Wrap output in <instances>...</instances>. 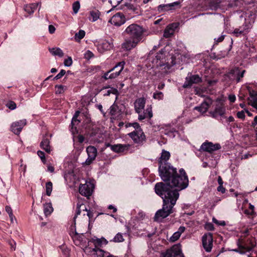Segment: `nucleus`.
<instances>
[{
    "mask_svg": "<svg viewBox=\"0 0 257 257\" xmlns=\"http://www.w3.org/2000/svg\"><path fill=\"white\" fill-rule=\"evenodd\" d=\"M94 55L92 52H91L89 50H87L85 53H84V58L86 59H90V58H92L93 57Z\"/></svg>",
    "mask_w": 257,
    "mask_h": 257,
    "instance_id": "nucleus-49",
    "label": "nucleus"
},
{
    "mask_svg": "<svg viewBox=\"0 0 257 257\" xmlns=\"http://www.w3.org/2000/svg\"><path fill=\"white\" fill-rule=\"evenodd\" d=\"M224 39V35H222L219 37H218L217 39L215 38L214 41L217 43L222 42Z\"/></svg>",
    "mask_w": 257,
    "mask_h": 257,
    "instance_id": "nucleus-58",
    "label": "nucleus"
},
{
    "mask_svg": "<svg viewBox=\"0 0 257 257\" xmlns=\"http://www.w3.org/2000/svg\"><path fill=\"white\" fill-rule=\"evenodd\" d=\"M210 114L212 117L217 118L218 116L223 117L225 113V108L221 103L216 104L213 111H210Z\"/></svg>",
    "mask_w": 257,
    "mask_h": 257,
    "instance_id": "nucleus-16",
    "label": "nucleus"
},
{
    "mask_svg": "<svg viewBox=\"0 0 257 257\" xmlns=\"http://www.w3.org/2000/svg\"><path fill=\"white\" fill-rule=\"evenodd\" d=\"M110 94H113L116 95V96L118 94V92L117 89L114 88H110L109 89L107 90L106 92L104 94V95L108 96Z\"/></svg>",
    "mask_w": 257,
    "mask_h": 257,
    "instance_id": "nucleus-41",
    "label": "nucleus"
},
{
    "mask_svg": "<svg viewBox=\"0 0 257 257\" xmlns=\"http://www.w3.org/2000/svg\"><path fill=\"white\" fill-rule=\"evenodd\" d=\"M94 185L90 181H85V184H80L79 188V193L85 197H89L93 192Z\"/></svg>",
    "mask_w": 257,
    "mask_h": 257,
    "instance_id": "nucleus-8",
    "label": "nucleus"
},
{
    "mask_svg": "<svg viewBox=\"0 0 257 257\" xmlns=\"http://www.w3.org/2000/svg\"><path fill=\"white\" fill-rule=\"evenodd\" d=\"M78 141L80 143H82L84 141V137L82 135H78L77 137Z\"/></svg>",
    "mask_w": 257,
    "mask_h": 257,
    "instance_id": "nucleus-61",
    "label": "nucleus"
},
{
    "mask_svg": "<svg viewBox=\"0 0 257 257\" xmlns=\"http://www.w3.org/2000/svg\"><path fill=\"white\" fill-rule=\"evenodd\" d=\"M248 104L257 109V94L255 91L249 92V97L248 98Z\"/></svg>",
    "mask_w": 257,
    "mask_h": 257,
    "instance_id": "nucleus-27",
    "label": "nucleus"
},
{
    "mask_svg": "<svg viewBox=\"0 0 257 257\" xmlns=\"http://www.w3.org/2000/svg\"><path fill=\"white\" fill-rule=\"evenodd\" d=\"M52 186L53 184L51 182H48L46 184V194L48 196H50L52 191Z\"/></svg>",
    "mask_w": 257,
    "mask_h": 257,
    "instance_id": "nucleus-38",
    "label": "nucleus"
},
{
    "mask_svg": "<svg viewBox=\"0 0 257 257\" xmlns=\"http://www.w3.org/2000/svg\"><path fill=\"white\" fill-rule=\"evenodd\" d=\"M211 103L212 101L210 99H207L203 102L200 106L195 107L194 109L202 113H205L208 110Z\"/></svg>",
    "mask_w": 257,
    "mask_h": 257,
    "instance_id": "nucleus-23",
    "label": "nucleus"
},
{
    "mask_svg": "<svg viewBox=\"0 0 257 257\" xmlns=\"http://www.w3.org/2000/svg\"><path fill=\"white\" fill-rule=\"evenodd\" d=\"M127 135L134 143L138 145H142L146 141V136L141 127L128 133Z\"/></svg>",
    "mask_w": 257,
    "mask_h": 257,
    "instance_id": "nucleus-7",
    "label": "nucleus"
},
{
    "mask_svg": "<svg viewBox=\"0 0 257 257\" xmlns=\"http://www.w3.org/2000/svg\"><path fill=\"white\" fill-rule=\"evenodd\" d=\"M37 154L40 157V158L41 159V160L43 162H44L45 161V154L43 152H42L41 151H38L37 152Z\"/></svg>",
    "mask_w": 257,
    "mask_h": 257,
    "instance_id": "nucleus-52",
    "label": "nucleus"
},
{
    "mask_svg": "<svg viewBox=\"0 0 257 257\" xmlns=\"http://www.w3.org/2000/svg\"><path fill=\"white\" fill-rule=\"evenodd\" d=\"M85 252L89 253L91 257H105L106 252L100 248H93L91 249L90 247H86Z\"/></svg>",
    "mask_w": 257,
    "mask_h": 257,
    "instance_id": "nucleus-20",
    "label": "nucleus"
},
{
    "mask_svg": "<svg viewBox=\"0 0 257 257\" xmlns=\"http://www.w3.org/2000/svg\"><path fill=\"white\" fill-rule=\"evenodd\" d=\"M257 124V116H255L254 118L253 121L252 122V126L255 127V126Z\"/></svg>",
    "mask_w": 257,
    "mask_h": 257,
    "instance_id": "nucleus-63",
    "label": "nucleus"
},
{
    "mask_svg": "<svg viewBox=\"0 0 257 257\" xmlns=\"http://www.w3.org/2000/svg\"><path fill=\"white\" fill-rule=\"evenodd\" d=\"M86 152L88 158L83 164L89 165L95 159L97 154V151L94 147L90 146L86 148Z\"/></svg>",
    "mask_w": 257,
    "mask_h": 257,
    "instance_id": "nucleus-13",
    "label": "nucleus"
},
{
    "mask_svg": "<svg viewBox=\"0 0 257 257\" xmlns=\"http://www.w3.org/2000/svg\"><path fill=\"white\" fill-rule=\"evenodd\" d=\"M138 114V119L142 121L145 119H150L153 116L152 107L151 105H148L144 111H140Z\"/></svg>",
    "mask_w": 257,
    "mask_h": 257,
    "instance_id": "nucleus-14",
    "label": "nucleus"
},
{
    "mask_svg": "<svg viewBox=\"0 0 257 257\" xmlns=\"http://www.w3.org/2000/svg\"><path fill=\"white\" fill-rule=\"evenodd\" d=\"M221 147L219 144H213L211 142L204 143L201 146V150L210 153L214 151H217Z\"/></svg>",
    "mask_w": 257,
    "mask_h": 257,
    "instance_id": "nucleus-18",
    "label": "nucleus"
},
{
    "mask_svg": "<svg viewBox=\"0 0 257 257\" xmlns=\"http://www.w3.org/2000/svg\"><path fill=\"white\" fill-rule=\"evenodd\" d=\"M81 213H82L83 216H84V220L85 222V225H87L88 222H89L90 220L92 218L93 216V213L90 210H87L85 205L82 203H77L76 215L74 217V221L75 223L78 215H80Z\"/></svg>",
    "mask_w": 257,
    "mask_h": 257,
    "instance_id": "nucleus-4",
    "label": "nucleus"
},
{
    "mask_svg": "<svg viewBox=\"0 0 257 257\" xmlns=\"http://www.w3.org/2000/svg\"><path fill=\"white\" fill-rule=\"evenodd\" d=\"M79 114V111H77L75 112V115L72 118V121H71V126L72 128H73L74 126L76 124H78L79 122V121L77 119V116H78Z\"/></svg>",
    "mask_w": 257,
    "mask_h": 257,
    "instance_id": "nucleus-39",
    "label": "nucleus"
},
{
    "mask_svg": "<svg viewBox=\"0 0 257 257\" xmlns=\"http://www.w3.org/2000/svg\"><path fill=\"white\" fill-rule=\"evenodd\" d=\"M122 0H109L110 3L112 5L117 6L119 5Z\"/></svg>",
    "mask_w": 257,
    "mask_h": 257,
    "instance_id": "nucleus-57",
    "label": "nucleus"
},
{
    "mask_svg": "<svg viewBox=\"0 0 257 257\" xmlns=\"http://www.w3.org/2000/svg\"><path fill=\"white\" fill-rule=\"evenodd\" d=\"M245 70L240 71L239 68H235L230 71V74H232L236 78L237 82H239L241 79L243 77Z\"/></svg>",
    "mask_w": 257,
    "mask_h": 257,
    "instance_id": "nucleus-26",
    "label": "nucleus"
},
{
    "mask_svg": "<svg viewBox=\"0 0 257 257\" xmlns=\"http://www.w3.org/2000/svg\"><path fill=\"white\" fill-rule=\"evenodd\" d=\"M26 119L20 120L13 122L11 125V131L15 134L19 135L21 132L23 127L26 124Z\"/></svg>",
    "mask_w": 257,
    "mask_h": 257,
    "instance_id": "nucleus-17",
    "label": "nucleus"
},
{
    "mask_svg": "<svg viewBox=\"0 0 257 257\" xmlns=\"http://www.w3.org/2000/svg\"><path fill=\"white\" fill-rule=\"evenodd\" d=\"M185 227L184 226H180L178 230L172 235V236L170 238V241L171 242H175L181 236V234L185 231Z\"/></svg>",
    "mask_w": 257,
    "mask_h": 257,
    "instance_id": "nucleus-28",
    "label": "nucleus"
},
{
    "mask_svg": "<svg viewBox=\"0 0 257 257\" xmlns=\"http://www.w3.org/2000/svg\"><path fill=\"white\" fill-rule=\"evenodd\" d=\"M125 65L124 61H121L118 62L114 67L112 69L105 73L102 76V78L105 80L112 79L117 77L119 76L124 68Z\"/></svg>",
    "mask_w": 257,
    "mask_h": 257,
    "instance_id": "nucleus-5",
    "label": "nucleus"
},
{
    "mask_svg": "<svg viewBox=\"0 0 257 257\" xmlns=\"http://www.w3.org/2000/svg\"><path fill=\"white\" fill-rule=\"evenodd\" d=\"M160 257H184L180 244L174 245L166 251L162 252Z\"/></svg>",
    "mask_w": 257,
    "mask_h": 257,
    "instance_id": "nucleus-6",
    "label": "nucleus"
},
{
    "mask_svg": "<svg viewBox=\"0 0 257 257\" xmlns=\"http://www.w3.org/2000/svg\"><path fill=\"white\" fill-rule=\"evenodd\" d=\"M55 28L53 25L49 26V32L50 34H53L55 31Z\"/></svg>",
    "mask_w": 257,
    "mask_h": 257,
    "instance_id": "nucleus-59",
    "label": "nucleus"
},
{
    "mask_svg": "<svg viewBox=\"0 0 257 257\" xmlns=\"http://www.w3.org/2000/svg\"><path fill=\"white\" fill-rule=\"evenodd\" d=\"M56 94H61L64 92V86L60 85H56Z\"/></svg>",
    "mask_w": 257,
    "mask_h": 257,
    "instance_id": "nucleus-47",
    "label": "nucleus"
},
{
    "mask_svg": "<svg viewBox=\"0 0 257 257\" xmlns=\"http://www.w3.org/2000/svg\"><path fill=\"white\" fill-rule=\"evenodd\" d=\"M38 3H33L24 6V10L29 14H32L36 10Z\"/></svg>",
    "mask_w": 257,
    "mask_h": 257,
    "instance_id": "nucleus-30",
    "label": "nucleus"
},
{
    "mask_svg": "<svg viewBox=\"0 0 257 257\" xmlns=\"http://www.w3.org/2000/svg\"><path fill=\"white\" fill-rule=\"evenodd\" d=\"M153 97L154 99L162 100L164 97V94L162 92L156 91L154 93Z\"/></svg>",
    "mask_w": 257,
    "mask_h": 257,
    "instance_id": "nucleus-43",
    "label": "nucleus"
},
{
    "mask_svg": "<svg viewBox=\"0 0 257 257\" xmlns=\"http://www.w3.org/2000/svg\"><path fill=\"white\" fill-rule=\"evenodd\" d=\"M217 191L221 192L222 193H224L225 192V189L223 187V185H219L217 187Z\"/></svg>",
    "mask_w": 257,
    "mask_h": 257,
    "instance_id": "nucleus-56",
    "label": "nucleus"
},
{
    "mask_svg": "<svg viewBox=\"0 0 257 257\" xmlns=\"http://www.w3.org/2000/svg\"><path fill=\"white\" fill-rule=\"evenodd\" d=\"M6 211L9 214V216H12V215L13 214L12 209L9 206H6Z\"/></svg>",
    "mask_w": 257,
    "mask_h": 257,
    "instance_id": "nucleus-53",
    "label": "nucleus"
},
{
    "mask_svg": "<svg viewBox=\"0 0 257 257\" xmlns=\"http://www.w3.org/2000/svg\"><path fill=\"white\" fill-rule=\"evenodd\" d=\"M53 211V208L51 203H48L44 205V212L46 216L50 215Z\"/></svg>",
    "mask_w": 257,
    "mask_h": 257,
    "instance_id": "nucleus-35",
    "label": "nucleus"
},
{
    "mask_svg": "<svg viewBox=\"0 0 257 257\" xmlns=\"http://www.w3.org/2000/svg\"><path fill=\"white\" fill-rule=\"evenodd\" d=\"M145 32V29L138 24L129 25L124 31V34L128 37L122 43V48L127 51L135 48L142 40Z\"/></svg>",
    "mask_w": 257,
    "mask_h": 257,
    "instance_id": "nucleus-3",
    "label": "nucleus"
},
{
    "mask_svg": "<svg viewBox=\"0 0 257 257\" xmlns=\"http://www.w3.org/2000/svg\"><path fill=\"white\" fill-rule=\"evenodd\" d=\"M221 0H211L208 4L209 9L211 10H216L220 8Z\"/></svg>",
    "mask_w": 257,
    "mask_h": 257,
    "instance_id": "nucleus-32",
    "label": "nucleus"
},
{
    "mask_svg": "<svg viewBox=\"0 0 257 257\" xmlns=\"http://www.w3.org/2000/svg\"><path fill=\"white\" fill-rule=\"evenodd\" d=\"M111 150L116 153H123L128 150L131 145L129 144H116L110 145Z\"/></svg>",
    "mask_w": 257,
    "mask_h": 257,
    "instance_id": "nucleus-22",
    "label": "nucleus"
},
{
    "mask_svg": "<svg viewBox=\"0 0 257 257\" xmlns=\"http://www.w3.org/2000/svg\"><path fill=\"white\" fill-rule=\"evenodd\" d=\"M125 126L126 128L133 127L135 129V130L136 129H138L140 128V127H141L139 123L137 122H133V123H131V122L126 123L125 124Z\"/></svg>",
    "mask_w": 257,
    "mask_h": 257,
    "instance_id": "nucleus-40",
    "label": "nucleus"
},
{
    "mask_svg": "<svg viewBox=\"0 0 257 257\" xmlns=\"http://www.w3.org/2000/svg\"><path fill=\"white\" fill-rule=\"evenodd\" d=\"M218 183L219 184V185H223V182L222 181V179L221 178V177L220 176H219L218 177Z\"/></svg>",
    "mask_w": 257,
    "mask_h": 257,
    "instance_id": "nucleus-64",
    "label": "nucleus"
},
{
    "mask_svg": "<svg viewBox=\"0 0 257 257\" xmlns=\"http://www.w3.org/2000/svg\"><path fill=\"white\" fill-rule=\"evenodd\" d=\"M202 245L205 251L211 252L213 247V236L211 233H205L202 237Z\"/></svg>",
    "mask_w": 257,
    "mask_h": 257,
    "instance_id": "nucleus-11",
    "label": "nucleus"
},
{
    "mask_svg": "<svg viewBox=\"0 0 257 257\" xmlns=\"http://www.w3.org/2000/svg\"><path fill=\"white\" fill-rule=\"evenodd\" d=\"M72 59L71 57H69L67 59H65L64 62V64L65 66L69 67L72 64Z\"/></svg>",
    "mask_w": 257,
    "mask_h": 257,
    "instance_id": "nucleus-48",
    "label": "nucleus"
},
{
    "mask_svg": "<svg viewBox=\"0 0 257 257\" xmlns=\"http://www.w3.org/2000/svg\"><path fill=\"white\" fill-rule=\"evenodd\" d=\"M177 27L176 24L173 23L168 26L164 30V37L168 38L171 37L174 33L175 29Z\"/></svg>",
    "mask_w": 257,
    "mask_h": 257,
    "instance_id": "nucleus-25",
    "label": "nucleus"
},
{
    "mask_svg": "<svg viewBox=\"0 0 257 257\" xmlns=\"http://www.w3.org/2000/svg\"><path fill=\"white\" fill-rule=\"evenodd\" d=\"M238 118L243 119L245 117L244 112L243 111H239L237 113Z\"/></svg>",
    "mask_w": 257,
    "mask_h": 257,
    "instance_id": "nucleus-55",
    "label": "nucleus"
},
{
    "mask_svg": "<svg viewBox=\"0 0 257 257\" xmlns=\"http://www.w3.org/2000/svg\"><path fill=\"white\" fill-rule=\"evenodd\" d=\"M100 17V13L97 10H92L90 12L89 20L92 22H95Z\"/></svg>",
    "mask_w": 257,
    "mask_h": 257,
    "instance_id": "nucleus-34",
    "label": "nucleus"
},
{
    "mask_svg": "<svg viewBox=\"0 0 257 257\" xmlns=\"http://www.w3.org/2000/svg\"><path fill=\"white\" fill-rule=\"evenodd\" d=\"M66 72L64 70H61L60 72L54 78V79H59L62 77L65 74Z\"/></svg>",
    "mask_w": 257,
    "mask_h": 257,
    "instance_id": "nucleus-51",
    "label": "nucleus"
},
{
    "mask_svg": "<svg viewBox=\"0 0 257 257\" xmlns=\"http://www.w3.org/2000/svg\"><path fill=\"white\" fill-rule=\"evenodd\" d=\"M183 1V0H182V1H177L168 4L160 5L157 8L158 11L159 12H164L166 11L175 10L177 8H181V3Z\"/></svg>",
    "mask_w": 257,
    "mask_h": 257,
    "instance_id": "nucleus-12",
    "label": "nucleus"
},
{
    "mask_svg": "<svg viewBox=\"0 0 257 257\" xmlns=\"http://www.w3.org/2000/svg\"><path fill=\"white\" fill-rule=\"evenodd\" d=\"M7 107L11 110H14L16 108L17 105L15 102L10 101L6 104Z\"/></svg>",
    "mask_w": 257,
    "mask_h": 257,
    "instance_id": "nucleus-46",
    "label": "nucleus"
},
{
    "mask_svg": "<svg viewBox=\"0 0 257 257\" xmlns=\"http://www.w3.org/2000/svg\"><path fill=\"white\" fill-rule=\"evenodd\" d=\"M213 221L214 223L221 225H225V223L224 221H221V223H219L217 219L213 218Z\"/></svg>",
    "mask_w": 257,
    "mask_h": 257,
    "instance_id": "nucleus-62",
    "label": "nucleus"
},
{
    "mask_svg": "<svg viewBox=\"0 0 257 257\" xmlns=\"http://www.w3.org/2000/svg\"><path fill=\"white\" fill-rule=\"evenodd\" d=\"M170 158L169 152L163 150L158 159L160 176L166 183L165 185L183 190L188 185V176L183 169H180L178 172L176 168L167 162Z\"/></svg>",
    "mask_w": 257,
    "mask_h": 257,
    "instance_id": "nucleus-1",
    "label": "nucleus"
},
{
    "mask_svg": "<svg viewBox=\"0 0 257 257\" xmlns=\"http://www.w3.org/2000/svg\"><path fill=\"white\" fill-rule=\"evenodd\" d=\"M125 21L124 16L122 13H118L113 16L108 22L114 26H120L123 24Z\"/></svg>",
    "mask_w": 257,
    "mask_h": 257,
    "instance_id": "nucleus-15",
    "label": "nucleus"
},
{
    "mask_svg": "<svg viewBox=\"0 0 257 257\" xmlns=\"http://www.w3.org/2000/svg\"><path fill=\"white\" fill-rule=\"evenodd\" d=\"M156 194L161 196L163 200V207L157 211L154 219L161 221L174 212V206L179 197L178 187L165 185L163 182L157 183L155 187Z\"/></svg>",
    "mask_w": 257,
    "mask_h": 257,
    "instance_id": "nucleus-2",
    "label": "nucleus"
},
{
    "mask_svg": "<svg viewBox=\"0 0 257 257\" xmlns=\"http://www.w3.org/2000/svg\"><path fill=\"white\" fill-rule=\"evenodd\" d=\"M92 242L94 245V248H99L103 244H106L107 241L104 238H98L96 237H94L89 241Z\"/></svg>",
    "mask_w": 257,
    "mask_h": 257,
    "instance_id": "nucleus-24",
    "label": "nucleus"
},
{
    "mask_svg": "<svg viewBox=\"0 0 257 257\" xmlns=\"http://www.w3.org/2000/svg\"><path fill=\"white\" fill-rule=\"evenodd\" d=\"M69 234L70 236L72 237L75 244L76 245H79L80 243V240L79 239H78L79 236L78 234L77 233V232L76 231H71Z\"/></svg>",
    "mask_w": 257,
    "mask_h": 257,
    "instance_id": "nucleus-36",
    "label": "nucleus"
},
{
    "mask_svg": "<svg viewBox=\"0 0 257 257\" xmlns=\"http://www.w3.org/2000/svg\"><path fill=\"white\" fill-rule=\"evenodd\" d=\"M201 81V78L198 75H192L188 76L186 78L185 82L183 84V87L187 88L189 87L193 84L198 83Z\"/></svg>",
    "mask_w": 257,
    "mask_h": 257,
    "instance_id": "nucleus-19",
    "label": "nucleus"
},
{
    "mask_svg": "<svg viewBox=\"0 0 257 257\" xmlns=\"http://www.w3.org/2000/svg\"><path fill=\"white\" fill-rule=\"evenodd\" d=\"M232 34H233L236 37H238L241 35H244L243 31H241L240 29L238 28L235 29L234 31L232 32Z\"/></svg>",
    "mask_w": 257,
    "mask_h": 257,
    "instance_id": "nucleus-45",
    "label": "nucleus"
},
{
    "mask_svg": "<svg viewBox=\"0 0 257 257\" xmlns=\"http://www.w3.org/2000/svg\"><path fill=\"white\" fill-rule=\"evenodd\" d=\"M238 29H240L241 31H243L244 35L248 32L249 28L248 26L246 24L242 25L241 27H240Z\"/></svg>",
    "mask_w": 257,
    "mask_h": 257,
    "instance_id": "nucleus-50",
    "label": "nucleus"
},
{
    "mask_svg": "<svg viewBox=\"0 0 257 257\" xmlns=\"http://www.w3.org/2000/svg\"><path fill=\"white\" fill-rule=\"evenodd\" d=\"M113 240V241L116 242H120L123 241L124 240V239H123L122 234H121L120 233H118L114 237Z\"/></svg>",
    "mask_w": 257,
    "mask_h": 257,
    "instance_id": "nucleus-42",
    "label": "nucleus"
},
{
    "mask_svg": "<svg viewBox=\"0 0 257 257\" xmlns=\"http://www.w3.org/2000/svg\"><path fill=\"white\" fill-rule=\"evenodd\" d=\"M126 6L127 9L132 11L136 14H141V5H136L134 4H128Z\"/></svg>",
    "mask_w": 257,
    "mask_h": 257,
    "instance_id": "nucleus-31",
    "label": "nucleus"
},
{
    "mask_svg": "<svg viewBox=\"0 0 257 257\" xmlns=\"http://www.w3.org/2000/svg\"><path fill=\"white\" fill-rule=\"evenodd\" d=\"M164 51L163 50H161L159 51V53H158L156 56V58L157 60V61L159 60L160 62L158 64H157V66H160L161 68V70H162L163 73H168L169 69L171 67V66L174 65L176 63L174 62V60H172V64L170 65L168 62L165 64H162L161 63V60L164 58L165 56Z\"/></svg>",
    "mask_w": 257,
    "mask_h": 257,
    "instance_id": "nucleus-9",
    "label": "nucleus"
},
{
    "mask_svg": "<svg viewBox=\"0 0 257 257\" xmlns=\"http://www.w3.org/2000/svg\"><path fill=\"white\" fill-rule=\"evenodd\" d=\"M50 141L47 138H43L40 143L41 148L44 150L47 153H50L51 149L49 145Z\"/></svg>",
    "mask_w": 257,
    "mask_h": 257,
    "instance_id": "nucleus-29",
    "label": "nucleus"
},
{
    "mask_svg": "<svg viewBox=\"0 0 257 257\" xmlns=\"http://www.w3.org/2000/svg\"><path fill=\"white\" fill-rule=\"evenodd\" d=\"M95 46L98 52L103 53L112 49L113 44L112 40L108 41L106 40H100L96 43Z\"/></svg>",
    "mask_w": 257,
    "mask_h": 257,
    "instance_id": "nucleus-10",
    "label": "nucleus"
},
{
    "mask_svg": "<svg viewBox=\"0 0 257 257\" xmlns=\"http://www.w3.org/2000/svg\"><path fill=\"white\" fill-rule=\"evenodd\" d=\"M80 5L78 1L74 2L72 5L73 12L75 14H77L80 9Z\"/></svg>",
    "mask_w": 257,
    "mask_h": 257,
    "instance_id": "nucleus-44",
    "label": "nucleus"
},
{
    "mask_svg": "<svg viewBox=\"0 0 257 257\" xmlns=\"http://www.w3.org/2000/svg\"><path fill=\"white\" fill-rule=\"evenodd\" d=\"M49 52L54 56H58L60 57H62L64 56V53L62 50L58 47H54L49 48Z\"/></svg>",
    "mask_w": 257,
    "mask_h": 257,
    "instance_id": "nucleus-33",
    "label": "nucleus"
},
{
    "mask_svg": "<svg viewBox=\"0 0 257 257\" xmlns=\"http://www.w3.org/2000/svg\"><path fill=\"white\" fill-rule=\"evenodd\" d=\"M22 162L23 161L22 160H21V166L20 167V170L21 171H23L24 172V173L26 171V165H24L23 164H22Z\"/></svg>",
    "mask_w": 257,
    "mask_h": 257,
    "instance_id": "nucleus-60",
    "label": "nucleus"
},
{
    "mask_svg": "<svg viewBox=\"0 0 257 257\" xmlns=\"http://www.w3.org/2000/svg\"><path fill=\"white\" fill-rule=\"evenodd\" d=\"M85 35V32L82 30H80L78 33H76L75 35V39L76 41H78L81 40L84 37Z\"/></svg>",
    "mask_w": 257,
    "mask_h": 257,
    "instance_id": "nucleus-37",
    "label": "nucleus"
},
{
    "mask_svg": "<svg viewBox=\"0 0 257 257\" xmlns=\"http://www.w3.org/2000/svg\"><path fill=\"white\" fill-rule=\"evenodd\" d=\"M146 100L144 97L137 99L134 102V108L136 113H140V111L144 109Z\"/></svg>",
    "mask_w": 257,
    "mask_h": 257,
    "instance_id": "nucleus-21",
    "label": "nucleus"
},
{
    "mask_svg": "<svg viewBox=\"0 0 257 257\" xmlns=\"http://www.w3.org/2000/svg\"><path fill=\"white\" fill-rule=\"evenodd\" d=\"M228 99L230 102L233 103L235 101L236 97L234 94H230L228 96Z\"/></svg>",
    "mask_w": 257,
    "mask_h": 257,
    "instance_id": "nucleus-54",
    "label": "nucleus"
}]
</instances>
